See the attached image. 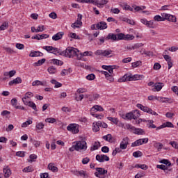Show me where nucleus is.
Listing matches in <instances>:
<instances>
[{"mask_svg":"<svg viewBox=\"0 0 178 178\" xmlns=\"http://www.w3.org/2000/svg\"><path fill=\"white\" fill-rule=\"evenodd\" d=\"M144 79V75L127 74L122 78L118 79L119 83H124V81H136V80H141Z\"/></svg>","mask_w":178,"mask_h":178,"instance_id":"obj_1","label":"nucleus"},{"mask_svg":"<svg viewBox=\"0 0 178 178\" xmlns=\"http://www.w3.org/2000/svg\"><path fill=\"white\" fill-rule=\"evenodd\" d=\"M79 49L74 47H67L65 51H63V56L66 58H73L79 55Z\"/></svg>","mask_w":178,"mask_h":178,"instance_id":"obj_2","label":"nucleus"},{"mask_svg":"<svg viewBox=\"0 0 178 178\" xmlns=\"http://www.w3.org/2000/svg\"><path fill=\"white\" fill-rule=\"evenodd\" d=\"M125 118H127L128 120H131L132 119L136 120V119L140 118V111L138 110H134L127 113L125 115Z\"/></svg>","mask_w":178,"mask_h":178,"instance_id":"obj_3","label":"nucleus"},{"mask_svg":"<svg viewBox=\"0 0 178 178\" xmlns=\"http://www.w3.org/2000/svg\"><path fill=\"white\" fill-rule=\"evenodd\" d=\"M137 108L138 109H140V111H143V112H147V113H149L150 115H154V116H158V113L152 109L148 108L147 106H143V104H138L136 105Z\"/></svg>","mask_w":178,"mask_h":178,"instance_id":"obj_4","label":"nucleus"},{"mask_svg":"<svg viewBox=\"0 0 178 178\" xmlns=\"http://www.w3.org/2000/svg\"><path fill=\"white\" fill-rule=\"evenodd\" d=\"M74 146L75 151H81V149L86 151V149H87V143L85 140L77 141Z\"/></svg>","mask_w":178,"mask_h":178,"instance_id":"obj_5","label":"nucleus"},{"mask_svg":"<svg viewBox=\"0 0 178 178\" xmlns=\"http://www.w3.org/2000/svg\"><path fill=\"white\" fill-rule=\"evenodd\" d=\"M68 131H72L73 134H77L79 133V124H70L67 127Z\"/></svg>","mask_w":178,"mask_h":178,"instance_id":"obj_6","label":"nucleus"},{"mask_svg":"<svg viewBox=\"0 0 178 178\" xmlns=\"http://www.w3.org/2000/svg\"><path fill=\"white\" fill-rule=\"evenodd\" d=\"M161 16H163L164 21L168 20V22H172V23H176V17L168 13H161Z\"/></svg>","mask_w":178,"mask_h":178,"instance_id":"obj_7","label":"nucleus"},{"mask_svg":"<svg viewBox=\"0 0 178 178\" xmlns=\"http://www.w3.org/2000/svg\"><path fill=\"white\" fill-rule=\"evenodd\" d=\"M96 172H95V176L96 177L101 178V176H104V175H106L108 173V170H104L102 168H96Z\"/></svg>","mask_w":178,"mask_h":178,"instance_id":"obj_8","label":"nucleus"},{"mask_svg":"<svg viewBox=\"0 0 178 178\" xmlns=\"http://www.w3.org/2000/svg\"><path fill=\"white\" fill-rule=\"evenodd\" d=\"M22 102H24V105H27L28 106H30V108H32V109H33V111H35V112H37V106L35 105V103L29 101L28 102L27 100H26V98H22Z\"/></svg>","mask_w":178,"mask_h":178,"instance_id":"obj_9","label":"nucleus"},{"mask_svg":"<svg viewBox=\"0 0 178 178\" xmlns=\"http://www.w3.org/2000/svg\"><path fill=\"white\" fill-rule=\"evenodd\" d=\"M140 23L147 26L149 29H155V26H154V22L152 21H147V19L143 18L140 19Z\"/></svg>","mask_w":178,"mask_h":178,"instance_id":"obj_10","label":"nucleus"},{"mask_svg":"<svg viewBox=\"0 0 178 178\" xmlns=\"http://www.w3.org/2000/svg\"><path fill=\"white\" fill-rule=\"evenodd\" d=\"M96 161L100 163L105 162V161L108 162L109 161V156L105 154H97L96 156Z\"/></svg>","mask_w":178,"mask_h":178,"instance_id":"obj_11","label":"nucleus"},{"mask_svg":"<svg viewBox=\"0 0 178 178\" xmlns=\"http://www.w3.org/2000/svg\"><path fill=\"white\" fill-rule=\"evenodd\" d=\"M129 138L126 137L122 139V141L120 144V149H126L127 148V145H129Z\"/></svg>","mask_w":178,"mask_h":178,"instance_id":"obj_12","label":"nucleus"},{"mask_svg":"<svg viewBox=\"0 0 178 178\" xmlns=\"http://www.w3.org/2000/svg\"><path fill=\"white\" fill-rule=\"evenodd\" d=\"M165 127H170V128H173L175 127V125H173V124L169 121L163 123L162 125H160L159 127H156V131L158 130H161V129H165Z\"/></svg>","mask_w":178,"mask_h":178,"instance_id":"obj_13","label":"nucleus"},{"mask_svg":"<svg viewBox=\"0 0 178 178\" xmlns=\"http://www.w3.org/2000/svg\"><path fill=\"white\" fill-rule=\"evenodd\" d=\"M102 74H104L106 79L110 81V83H113L115 81V79L113 78V76H112V74H109L106 71H102Z\"/></svg>","mask_w":178,"mask_h":178,"instance_id":"obj_14","label":"nucleus"},{"mask_svg":"<svg viewBox=\"0 0 178 178\" xmlns=\"http://www.w3.org/2000/svg\"><path fill=\"white\" fill-rule=\"evenodd\" d=\"M63 35H65V32H58L52 36V40L53 41H59V40H62Z\"/></svg>","mask_w":178,"mask_h":178,"instance_id":"obj_15","label":"nucleus"},{"mask_svg":"<svg viewBox=\"0 0 178 178\" xmlns=\"http://www.w3.org/2000/svg\"><path fill=\"white\" fill-rule=\"evenodd\" d=\"M96 28L97 30H105V29H108V25L105 22H100L96 24Z\"/></svg>","mask_w":178,"mask_h":178,"instance_id":"obj_16","label":"nucleus"},{"mask_svg":"<svg viewBox=\"0 0 178 178\" xmlns=\"http://www.w3.org/2000/svg\"><path fill=\"white\" fill-rule=\"evenodd\" d=\"M102 138L103 140H105V141H108V143H115V138H113V136H112V134H111L102 136Z\"/></svg>","mask_w":178,"mask_h":178,"instance_id":"obj_17","label":"nucleus"},{"mask_svg":"<svg viewBox=\"0 0 178 178\" xmlns=\"http://www.w3.org/2000/svg\"><path fill=\"white\" fill-rule=\"evenodd\" d=\"M163 86H165L163 83L157 82L153 86L154 88L152 89V91H161Z\"/></svg>","mask_w":178,"mask_h":178,"instance_id":"obj_18","label":"nucleus"},{"mask_svg":"<svg viewBox=\"0 0 178 178\" xmlns=\"http://www.w3.org/2000/svg\"><path fill=\"white\" fill-rule=\"evenodd\" d=\"M105 40L106 41H108V40H111L112 41H118V35L115 33H108Z\"/></svg>","mask_w":178,"mask_h":178,"instance_id":"obj_19","label":"nucleus"},{"mask_svg":"<svg viewBox=\"0 0 178 178\" xmlns=\"http://www.w3.org/2000/svg\"><path fill=\"white\" fill-rule=\"evenodd\" d=\"M108 3V0H95V5L100 8L101 6H104V5H106Z\"/></svg>","mask_w":178,"mask_h":178,"instance_id":"obj_20","label":"nucleus"},{"mask_svg":"<svg viewBox=\"0 0 178 178\" xmlns=\"http://www.w3.org/2000/svg\"><path fill=\"white\" fill-rule=\"evenodd\" d=\"M29 56L31 58H35L38 56H44V54L41 53L40 51H31L29 54Z\"/></svg>","mask_w":178,"mask_h":178,"instance_id":"obj_21","label":"nucleus"},{"mask_svg":"<svg viewBox=\"0 0 178 178\" xmlns=\"http://www.w3.org/2000/svg\"><path fill=\"white\" fill-rule=\"evenodd\" d=\"M51 54H53L54 55H60L63 56V51L60 50V49L56 48V47H53L52 51Z\"/></svg>","mask_w":178,"mask_h":178,"instance_id":"obj_22","label":"nucleus"},{"mask_svg":"<svg viewBox=\"0 0 178 178\" xmlns=\"http://www.w3.org/2000/svg\"><path fill=\"white\" fill-rule=\"evenodd\" d=\"M102 67L104 70H108L109 74H113V67H115V66H112V65H102Z\"/></svg>","mask_w":178,"mask_h":178,"instance_id":"obj_23","label":"nucleus"},{"mask_svg":"<svg viewBox=\"0 0 178 178\" xmlns=\"http://www.w3.org/2000/svg\"><path fill=\"white\" fill-rule=\"evenodd\" d=\"M32 86L33 87H36V86H43L44 87H45V86H47V81L42 82L41 81L36 80L32 83Z\"/></svg>","mask_w":178,"mask_h":178,"instance_id":"obj_24","label":"nucleus"},{"mask_svg":"<svg viewBox=\"0 0 178 178\" xmlns=\"http://www.w3.org/2000/svg\"><path fill=\"white\" fill-rule=\"evenodd\" d=\"M21 83H22V78L17 77L16 79H14L13 80L10 81L8 85L13 86V84H21Z\"/></svg>","mask_w":178,"mask_h":178,"instance_id":"obj_25","label":"nucleus"},{"mask_svg":"<svg viewBox=\"0 0 178 178\" xmlns=\"http://www.w3.org/2000/svg\"><path fill=\"white\" fill-rule=\"evenodd\" d=\"M74 175H75V176L79 175L81 176V177H86V176H87V172L84 170H81V171L74 170Z\"/></svg>","mask_w":178,"mask_h":178,"instance_id":"obj_26","label":"nucleus"},{"mask_svg":"<svg viewBox=\"0 0 178 178\" xmlns=\"http://www.w3.org/2000/svg\"><path fill=\"white\" fill-rule=\"evenodd\" d=\"M134 134H138V136H143L145 134V131L141 128H135L134 131Z\"/></svg>","mask_w":178,"mask_h":178,"instance_id":"obj_27","label":"nucleus"},{"mask_svg":"<svg viewBox=\"0 0 178 178\" xmlns=\"http://www.w3.org/2000/svg\"><path fill=\"white\" fill-rule=\"evenodd\" d=\"M113 52V51L111 49L103 50V56H105L106 58H111Z\"/></svg>","mask_w":178,"mask_h":178,"instance_id":"obj_28","label":"nucleus"},{"mask_svg":"<svg viewBox=\"0 0 178 178\" xmlns=\"http://www.w3.org/2000/svg\"><path fill=\"white\" fill-rule=\"evenodd\" d=\"M47 168H48L49 170H51V172H58V167L55 166V163H50L48 165Z\"/></svg>","mask_w":178,"mask_h":178,"instance_id":"obj_29","label":"nucleus"},{"mask_svg":"<svg viewBox=\"0 0 178 178\" xmlns=\"http://www.w3.org/2000/svg\"><path fill=\"white\" fill-rule=\"evenodd\" d=\"M101 147V143L95 141L92 147H90V151H97Z\"/></svg>","mask_w":178,"mask_h":178,"instance_id":"obj_30","label":"nucleus"},{"mask_svg":"<svg viewBox=\"0 0 178 178\" xmlns=\"http://www.w3.org/2000/svg\"><path fill=\"white\" fill-rule=\"evenodd\" d=\"M3 172L4 173V177H9L12 175V172L8 167L3 168Z\"/></svg>","mask_w":178,"mask_h":178,"instance_id":"obj_31","label":"nucleus"},{"mask_svg":"<svg viewBox=\"0 0 178 178\" xmlns=\"http://www.w3.org/2000/svg\"><path fill=\"white\" fill-rule=\"evenodd\" d=\"M99 122H93L92 124V130L93 131H95V133H97V131H99Z\"/></svg>","mask_w":178,"mask_h":178,"instance_id":"obj_32","label":"nucleus"},{"mask_svg":"<svg viewBox=\"0 0 178 178\" xmlns=\"http://www.w3.org/2000/svg\"><path fill=\"white\" fill-rule=\"evenodd\" d=\"M51 60L53 65H57V66H62V65H63V61L54 58Z\"/></svg>","mask_w":178,"mask_h":178,"instance_id":"obj_33","label":"nucleus"},{"mask_svg":"<svg viewBox=\"0 0 178 178\" xmlns=\"http://www.w3.org/2000/svg\"><path fill=\"white\" fill-rule=\"evenodd\" d=\"M91 111H97L99 112H104V108L99 105H95L92 108Z\"/></svg>","mask_w":178,"mask_h":178,"instance_id":"obj_34","label":"nucleus"},{"mask_svg":"<svg viewBox=\"0 0 178 178\" xmlns=\"http://www.w3.org/2000/svg\"><path fill=\"white\" fill-rule=\"evenodd\" d=\"M154 147L157 149V151L159 152V151L162 150V147H163V144H162L161 143H159V142H156L154 144Z\"/></svg>","mask_w":178,"mask_h":178,"instance_id":"obj_35","label":"nucleus"},{"mask_svg":"<svg viewBox=\"0 0 178 178\" xmlns=\"http://www.w3.org/2000/svg\"><path fill=\"white\" fill-rule=\"evenodd\" d=\"M154 20L156 22H165V17L162 15H156L154 17Z\"/></svg>","mask_w":178,"mask_h":178,"instance_id":"obj_36","label":"nucleus"},{"mask_svg":"<svg viewBox=\"0 0 178 178\" xmlns=\"http://www.w3.org/2000/svg\"><path fill=\"white\" fill-rule=\"evenodd\" d=\"M124 40L125 41H131L132 40H134V35H129V34H124Z\"/></svg>","mask_w":178,"mask_h":178,"instance_id":"obj_37","label":"nucleus"},{"mask_svg":"<svg viewBox=\"0 0 178 178\" xmlns=\"http://www.w3.org/2000/svg\"><path fill=\"white\" fill-rule=\"evenodd\" d=\"M81 19H83V15L78 14V19L75 22L78 26H83V22H81Z\"/></svg>","mask_w":178,"mask_h":178,"instance_id":"obj_38","label":"nucleus"},{"mask_svg":"<svg viewBox=\"0 0 178 178\" xmlns=\"http://www.w3.org/2000/svg\"><path fill=\"white\" fill-rule=\"evenodd\" d=\"M122 22H125V23H128L129 24H131V26H134V24H135L134 21H133L129 18H126V17L122 18Z\"/></svg>","mask_w":178,"mask_h":178,"instance_id":"obj_39","label":"nucleus"},{"mask_svg":"<svg viewBox=\"0 0 178 178\" xmlns=\"http://www.w3.org/2000/svg\"><path fill=\"white\" fill-rule=\"evenodd\" d=\"M47 71L50 74H55V73H56V69L54 66L49 67Z\"/></svg>","mask_w":178,"mask_h":178,"instance_id":"obj_40","label":"nucleus"},{"mask_svg":"<svg viewBox=\"0 0 178 178\" xmlns=\"http://www.w3.org/2000/svg\"><path fill=\"white\" fill-rule=\"evenodd\" d=\"M33 170H34L33 169V167L31 165H30V166L24 168L22 170V172H24V173H29V172H33Z\"/></svg>","mask_w":178,"mask_h":178,"instance_id":"obj_41","label":"nucleus"},{"mask_svg":"<svg viewBox=\"0 0 178 178\" xmlns=\"http://www.w3.org/2000/svg\"><path fill=\"white\" fill-rule=\"evenodd\" d=\"M140 52H142V55H147V56H152V55H154L152 51H148L145 49H142Z\"/></svg>","mask_w":178,"mask_h":178,"instance_id":"obj_42","label":"nucleus"},{"mask_svg":"<svg viewBox=\"0 0 178 178\" xmlns=\"http://www.w3.org/2000/svg\"><path fill=\"white\" fill-rule=\"evenodd\" d=\"M107 119L108 120H110V122L114 123V124H118V123H119V120H118L116 118L108 117Z\"/></svg>","mask_w":178,"mask_h":178,"instance_id":"obj_43","label":"nucleus"},{"mask_svg":"<svg viewBox=\"0 0 178 178\" xmlns=\"http://www.w3.org/2000/svg\"><path fill=\"white\" fill-rule=\"evenodd\" d=\"M31 143H32V144H33V145H35V147L37 148V147H40V145H41V142L38 141V140H33V138H31L30 140Z\"/></svg>","mask_w":178,"mask_h":178,"instance_id":"obj_44","label":"nucleus"},{"mask_svg":"<svg viewBox=\"0 0 178 178\" xmlns=\"http://www.w3.org/2000/svg\"><path fill=\"white\" fill-rule=\"evenodd\" d=\"M45 58L39 60L38 62L34 63V66H41V65H44V63H45Z\"/></svg>","mask_w":178,"mask_h":178,"instance_id":"obj_45","label":"nucleus"},{"mask_svg":"<svg viewBox=\"0 0 178 178\" xmlns=\"http://www.w3.org/2000/svg\"><path fill=\"white\" fill-rule=\"evenodd\" d=\"M133 156L134 158H140V156H143V152L140 151H136L133 153Z\"/></svg>","mask_w":178,"mask_h":178,"instance_id":"obj_46","label":"nucleus"},{"mask_svg":"<svg viewBox=\"0 0 178 178\" xmlns=\"http://www.w3.org/2000/svg\"><path fill=\"white\" fill-rule=\"evenodd\" d=\"M160 163H163V165H166V166H170L172 165V163L166 159H163L160 161Z\"/></svg>","mask_w":178,"mask_h":178,"instance_id":"obj_47","label":"nucleus"},{"mask_svg":"<svg viewBox=\"0 0 178 178\" xmlns=\"http://www.w3.org/2000/svg\"><path fill=\"white\" fill-rule=\"evenodd\" d=\"M162 99L161 97H158V96H154V95H150L148 97V99L149 101H154V99H156V101H158V99Z\"/></svg>","mask_w":178,"mask_h":178,"instance_id":"obj_48","label":"nucleus"},{"mask_svg":"<svg viewBox=\"0 0 178 178\" xmlns=\"http://www.w3.org/2000/svg\"><path fill=\"white\" fill-rule=\"evenodd\" d=\"M141 63H143V62H141L140 60L134 62L132 63V67H138V66H141Z\"/></svg>","mask_w":178,"mask_h":178,"instance_id":"obj_49","label":"nucleus"},{"mask_svg":"<svg viewBox=\"0 0 178 178\" xmlns=\"http://www.w3.org/2000/svg\"><path fill=\"white\" fill-rule=\"evenodd\" d=\"M139 145H141V140H140L139 139H138L131 144V147H138Z\"/></svg>","mask_w":178,"mask_h":178,"instance_id":"obj_50","label":"nucleus"},{"mask_svg":"<svg viewBox=\"0 0 178 178\" xmlns=\"http://www.w3.org/2000/svg\"><path fill=\"white\" fill-rule=\"evenodd\" d=\"M117 35V41H120V40H124V33H119L116 34Z\"/></svg>","mask_w":178,"mask_h":178,"instance_id":"obj_51","label":"nucleus"},{"mask_svg":"<svg viewBox=\"0 0 178 178\" xmlns=\"http://www.w3.org/2000/svg\"><path fill=\"white\" fill-rule=\"evenodd\" d=\"M3 49L7 54H15V50L12 49L10 47H3Z\"/></svg>","mask_w":178,"mask_h":178,"instance_id":"obj_52","label":"nucleus"},{"mask_svg":"<svg viewBox=\"0 0 178 178\" xmlns=\"http://www.w3.org/2000/svg\"><path fill=\"white\" fill-rule=\"evenodd\" d=\"M30 97H34V94L31 92H28L25 94V96L23 98H25V101H27V98H30Z\"/></svg>","mask_w":178,"mask_h":178,"instance_id":"obj_53","label":"nucleus"},{"mask_svg":"<svg viewBox=\"0 0 178 178\" xmlns=\"http://www.w3.org/2000/svg\"><path fill=\"white\" fill-rule=\"evenodd\" d=\"M43 49L47 51V52H51L54 49V47L52 46H44L43 47Z\"/></svg>","mask_w":178,"mask_h":178,"instance_id":"obj_54","label":"nucleus"},{"mask_svg":"<svg viewBox=\"0 0 178 178\" xmlns=\"http://www.w3.org/2000/svg\"><path fill=\"white\" fill-rule=\"evenodd\" d=\"M33 123V121L31 120H27L26 122H24L22 125V127H27V126Z\"/></svg>","mask_w":178,"mask_h":178,"instance_id":"obj_55","label":"nucleus"},{"mask_svg":"<svg viewBox=\"0 0 178 178\" xmlns=\"http://www.w3.org/2000/svg\"><path fill=\"white\" fill-rule=\"evenodd\" d=\"M141 47H144V44H143V43H136L134 45V49H138V48H141Z\"/></svg>","mask_w":178,"mask_h":178,"instance_id":"obj_56","label":"nucleus"},{"mask_svg":"<svg viewBox=\"0 0 178 178\" xmlns=\"http://www.w3.org/2000/svg\"><path fill=\"white\" fill-rule=\"evenodd\" d=\"M170 145H172V147L173 148H175V149H178V144L177 142L175 141H171L170 142Z\"/></svg>","mask_w":178,"mask_h":178,"instance_id":"obj_57","label":"nucleus"},{"mask_svg":"<svg viewBox=\"0 0 178 178\" xmlns=\"http://www.w3.org/2000/svg\"><path fill=\"white\" fill-rule=\"evenodd\" d=\"M87 80H95V74H90L86 76Z\"/></svg>","mask_w":178,"mask_h":178,"instance_id":"obj_58","label":"nucleus"},{"mask_svg":"<svg viewBox=\"0 0 178 178\" xmlns=\"http://www.w3.org/2000/svg\"><path fill=\"white\" fill-rule=\"evenodd\" d=\"M36 129H38V130H41L42 129H44V124L42 122L37 123Z\"/></svg>","mask_w":178,"mask_h":178,"instance_id":"obj_59","label":"nucleus"},{"mask_svg":"<svg viewBox=\"0 0 178 178\" xmlns=\"http://www.w3.org/2000/svg\"><path fill=\"white\" fill-rule=\"evenodd\" d=\"M45 122H47V123H55V122H56V120L55 118H47L45 120Z\"/></svg>","mask_w":178,"mask_h":178,"instance_id":"obj_60","label":"nucleus"},{"mask_svg":"<svg viewBox=\"0 0 178 178\" xmlns=\"http://www.w3.org/2000/svg\"><path fill=\"white\" fill-rule=\"evenodd\" d=\"M102 152H103L104 154H108V152H109V147H108V146L102 147Z\"/></svg>","mask_w":178,"mask_h":178,"instance_id":"obj_61","label":"nucleus"},{"mask_svg":"<svg viewBox=\"0 0 178 178\" xmlns=\"http://www.w3.org/2000/svg\"><path fill=\"white\" fill-rule=\"evenodd\" d=\"M24 154H25L24 152H17L16 156H19L20 158H24V155H25Z\"/></svg>","mask_w":178,"mask_h":178,"instance_id":"obj_62","label":"nucleus"},{"mask_svg":"<svg viewBox=\"0 0 178 178\" xmlns=\"http://www.w3.org/2000/svg\"><path fill=\"white\" fill-rule=\"evenodd\" d=\"M29 158H30V161H29V162H34V159H37V155L35 154H31L29 156Z\"/></svg>","mask_w":178,"mask_h":178,"instance_id":"obj_63","label":"nucleus"},{"mask_svg":"<svg viewBox=\"0 0 178 178\" xmlns=\"http://www.w3.org/2000/svg\"><path fill=\"white\" fill-rule=\"evenodd\" d=\"M172 91L175 92L178 96V87L177 86H172L171 88Z\"/></svg>","mask_w":178,"mask_h":178,"instance_id":"obj_64","label":"nucleus"}]
</instances>
